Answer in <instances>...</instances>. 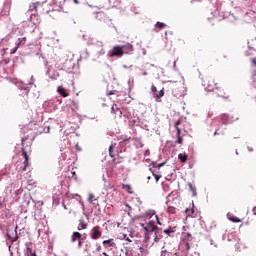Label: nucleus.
<instances>
[{
    "mask_svg": "<svg viewBox=\"0 0 256 256\" xmlns=\"http://www.w3.org/2000/svg\"><path fill=\"white\" fill-rule=\"evenodd\" d=\"M203 86L205 87L206 91H219L218 97H221L222 99H225L226 101H229V95L224 92L223 88L217 86V83L213 80H207L204 81Z\"/></svg>",
    "mask_w": 256,
    "mask_h": 256,
    "instance_id": "1",
    "label": "nucleus"
},
{
    "mask_svg": "<svg viewBox=\"0 0 256 256\" xmlns=\"http://www.w3.org/2000/svg\"><path fill=\"white\" fill-rule=\"evenodd\" d=\"M25 141H27V137H23L21 139V151H22V156L24 157V162H23V168L22 171H27V167H29V155H31V146H25Z\"/></svg>",
    "mask_w": 256,
    "mask_h": 256,
    "instance_id": "2",
    "label": "nucleus"
},
{
    "mask_svg": "<svg viewBox=\"0 0 256 256\" xmlns=\"http://www.w3.org/2000/svg\"><path fill=\"white\" fill-rule=\"evenodd\" d=\"M144 231L146 233H161V229H159V227H157L153 221H150L146 224Z\"/></svg>",
    "mask_w": 256,
    "mask_h": 256,
    "instance_id": "3",
    "label": "nucleus"
},
{
    "mask_svg": "<svg viewBox=\"0 0 256 256\" xmlns=\"http://www.w3.org/2000/svg\"><path fill=\"white\" fill-rule=\"evenodd\" d=\"M17 229H18V226H16L15 229L9 228L7 230V237L8 239H10V241H12V243H15V241L19 239V234H17Z\"/></svg>",
    "mask_w": 256,
    "mask_h": 256,
    "instance_id": "4",
    "label": "nucleus"
},
{
    "mask_svg": "<svg viewBox=\"0 0 256 256\" xmlns=\"http://www.w3.org/2000/svg\"><path fill=\"white\" fill-rule=\"evenodd\" d=\"M109 57H123V49L121 46H114L109 52Z\"/></svg>",
    "mask_w": 256,
    "mask_h": 256,
    "instance_id": "5",
    "label": "nucleus"
},
{
    "mask_svg": "<svg viewBox=\"0 0 256 256\" xmlns=\"http://www.w3.org/2000/svg\"><path fill=\"white\" fill-rule=\"evenodd\" d=\"M181 125V120H177L174 124L175 129L177 130V141L179 145H183V137H181V128L179 127Z\"/></svg>",
    "mask_w": 256,
    "mask_h": 256,
    "instance_id": "6",
    "label": "nucleus"
},
{
    "mask_svg": "<svg viewBox=\"0 0 256 256\" xmlns=\"http://www.w3.org/2000/svg\"><path fill=\"white\" fill-rule=\"evenodd\" d=\"M101 235H103V233L101 232V227L94 226L91 230V239H94V240L100 239Z\"/></svg>",
    "mask_w": 256,
    "mask_h": 256,
    "instance_id": "7",
    "label": "nucleus"
},
{
    "mask_svg": "<svg viewBox=\"0 0 256 256\" xmlns=\"http://www.w3.org/2000/svg\"><path fill=\"white\" fill-rule=\"evenodd\" d=\"M120 47L122 49L123 55H129V53H131L133 51V45H131V44H125Z\"/></svg>",
    "mask_w": 256,
    "mask_h": 256,
    "instance_id": "8",
    "label": "nucleus"
},
{
    "mask_svg": "<svg viewBox=\"0 0 256 256\" xmlns=\"http://www.w3.org/2000/svg\"><path fill=\"white\" fill-rule=\"evenodd\" d=\"M227 219L231 221L232 223H241V219L237 218L235 215L228 213L227 214Z\"/></svg>",
    "mask_w": 256,
    "mask_h": 256,
    "instance_id": "9",
    "label": "nucleus"
},
{
    "mask_svg": "<svg viewBox=\"0 0 256 256\" xmlns=\"http://www.w3.org/2000/svg\"><path fill=\"white\" fill-rule=\"evenodd\" d=\"M82 237H83V235H81V233H79V232H74V233L72 234V236H71V242H72V243H75V241L81 240Z\"/></svg>",
    "mask_w": 256,
    "mask_h": 256,
    "instance_id": "10",
    "label": "nucleus"
},
{
    "mask_svg": "<svg viewBox=\"0 0 256 256\" xmlns=\"http://www.w3.org/2000/svg\"><path fill=\"white\" fill-rule=\"evenodd\" d=\"M57 91L62 97H69V93H67V90L63 86H58Z\"/></svg>",
    "mask_w": 256,
    "mask_h": 256,
    "instance_id": "11",
    "label": "nucleus"
},
{
    "mask_svg": "<svg viewBox=\"0 0 256 256\" xmlns=\"http://www.w3.org/2000/svg\"><path fill=\"white\" fill-rule=\"evenodd\" d=\"M83 229H87V223L85 220L80 219L78 225V231H83Z\"/></svg>",
    "mask_w": 256,
    "mask_h": 256,
    "instance_id": "12",
    "label": "nucleus"
},
{
    "mask_svg": "<svg viewBox=\"0 0 256 256\" xmlns=\"http://www.w3.org/2000/svg\"><path fill=\"white\" fill-rule=\"evenodd\" d=\"M188 157L189 156L187 155V153L178 154V159L181 161V163H187Z\"/></svg>",
    "mask_w": 256,
    "mask_h": 256,
    "instance_id": "13",
    "label": "nucleus"
},
{
    "mask_svg": "<svg viewBox=\"0 0 256 256\" xmlns=\"http://www.w3.org/2000/svg\"><path fill=\"white\" fill-rule=\"evenodd\" d=\"M122 189H124V191H127V193H129L130 195H133V191H131V185L129 184H122Z\"/></svg>",
    "mask_w": 256,
    "mask_h": 256,
    "instance_id": "14",
    "label": "nucleus"
},
{
    "mask_svg": "<svg viewBox=\"0 0 256 256\" xmlns=\"http://www.w3.org/2000/svg\"><path fill=\"white\" fill-rule=\"evenodd\" d=\"M185 213H186V215H187V217H193V214L195 213V209L194 208H187L186 210H185Z\"/></svg>",
    "mask_w": 256,
    "mask_h": 256,
    "instance_id": "15",
    "label": "nucleus"
},
{
    "mask_svg": "<svg viewBox=\"0 0 256 256\" xmlns=\"http://www.w3.org/2000/svg\"><path fill=\"white\" fill-rule=\"evenodd\" d=\"M25 43H27V38L26 37H22L18 39V42L16 43V45H25Z\"/></svg>",
    "mask_w": 256,
    "mask_h": 256,
    "instance_id": "16",
    "label": "nucleus"
},
{
    "mask_svg": "<svg viewBox=\"0 0 256 256\" xmlns=\"http://www.w3.org/2000/svg\"><path fill=\"white\" fill-rule=\"evenodd\" d=\"M103 245H108L110 247H113V245H115V242H113V239H108V240H104Z\"/></svg>",
    "mask_w": 256,
    "mask_h": 256,
    "instance_id": "17",
    "label": "nucleus"
},
{
    "mask_svg": "<svg viewBox=\"0 0 256 256\" xmlns=\"http://www.w3.org/2000/svg\"><path fill=\"white\" fill-rule=\"evenodd\" d=\"M154 243H159V241H161V239H163V236L159 235V233H154Z\"/></svg>",
    "mask_w": 256,
    "mask_h": 256,
    "instance_id": "18",
    "label": "nucleus"
},
{
    "mask_svg": "<svg viewBox=\"0 0 256 256\" xmlns=\"http://www.w3.org/2000/svg\"><path fill=\"white\" fill-rule=\"evenodd\" d=\"M167 212L170 213V215H175L176 209L173 206H168Z\"/></svg>",
    "mask_w": 256,
    "mask_h": 256,
    "instance_id": "19",
    "label": "nucleus"
},
{
    "mask_svg": "<svg viewBox=\"0 0 256 256\" xmlns=\"http://www.w3.org/2000/svg\"><path fill=\"white\" fill-rule=\"evenodd\" d=\"M156 27H158V29H165L167 27V24L163 22H157Z\"/></svg>",
    "mask_w": 256,
    "mask_h": 256,
    "instance_id": "20",
    "label": "nucleus"
},
{
    "mask_svg": "<svg viewBox=\"0 0 256 256\" xmlns=\"http://www.w3.org/2000/svg\"><path fill=\"white\" fill-rule=\"evenodd\" d=\"M153 167H155L156 169H161V167H163L165 165V162L158 164L157 162H153L152 163Z\"/></svg>",
    "mask_w": 256,
    "mask_h": 256,
    "instance_id": "21",
    "label": "nucleus"
},
{
    "mask_svg": "<svg viewBox=\"0 0 256 256\" xmlns=\"http://www.w3.org/2000/svg\"><path fill=\"white\" fill-rule=\"evenodd\" d=\"M165 91L162 89L158 93H156L157 99H161V97H164Z\"/></svg>",
    "mask_w": 256,
    "mask_h": 256,
    "instance_id": "22",
    "label": "nucleus"
},
{
    "mask_svg": "<svg viewBox=\"0 0 256 256\" xmlns=\"http://www.w3.org/2000/svg\"><path fill=\"white\" fill-rule=\"evenodd\" d=\"M88 201L89 203L95 204V194H89Z\"/></svg>",
    "mask_w": 256,
    "mask_h": 256,
    "instance_id": "23",
    "label": "nucleus"
},
{
    "mask_svg": "<svg viewBox=\"0 0 256 256\" xmlns=\"http://www.w3.org/2000/svg\"><path fill=\"white\" fill-rule=\"evenodd\" d=\"M25 255L26 256H32L33 255V249H31V247H27Z\"/></svg>",
    "mask_w": 256,
    "mask_h": 256,
    "instance_id": "24",
    "label": "nucleus"
},
{
    "mask_svg": "<svg viewBox=\"0 0 256 256\" xmlns=\"http://www.w3.org/2000/svg\"><path fill=\"white\" fill-rule=\"evenodd\" d=\"M185 241H193V235H191V233H186L185 236Z\"/></svg>",
    "mask_w": 256,
    "mask_h": 256,
    "instance_id": "25",
    "label": "nucleus"
},
{
    "mask_svg": "<svg viewBox=\"0 0 256 256\" xmlns=\"http://www.w3.org/2000/svg\"><path fill=\"white\" fill-rule=\"evenodd\" d=\"M35 9H37V4L32 3V4L29 6V11H35Z\"/></svg>",
    "mask_w": 256,
    "mask_h": 256,
    "instance_id": "26",
    "label": "nucleus"
},
{
    "mask_svg": "<svg viewBox=\"0 0 256 256\" xmlns=\"http://www.w3.org/2000/svg\"><path fill=\"white\" fill-rule=\"evenodd\" d=\"M189 187H190L193 195H197V191H196L195 187H193V184H189Z\"/></svg>",
    "mask_w": 256,
    "mask_h": 256,
    "instance_id": "27",
    "label": "nucleus"
},
{
    "mask_svg": "<svg viewBox=\"0 0 256 256\" xmlns=\"http://www.w3.org/2000/svg\"><path fill=\"white\" fill-rule=\"evenodd\" d=\"M109 155L110 157H115V155H113V145L109 147Z\"/></svg>",
    "mask_w": 256,
    "mask_h": 256,
    "instance_id": "28",
    "label": "nucleus"
},
{
    "mask_svg": "<svg viewBox=\"0 0 256 256\" xmlns=\"http://www.w3.org/2000/svg\"><path fill=\"white\" fill-rule=\"evenodd\" d=\"M17 49H19V45H16V47H14L12 50H11V55H13L14 53H17Z\"/></svg>",
    "mask_w": 256,
    "mask_h": 256,
    "instance_id": "29",
    "label": "nucleus"
},
{
    "mask_svg": "<svg viewBox=\"0 0 256 256\" xmlns=\"http://www.w3.org/2000/svg\"><path fill=\"white\" fill-rule=\"evenodd\" d=\"M130 140H131V138H124V139L120 142V145H123V143H129Z\"/></svg>",
    "mask_w": 256,
    "mask_h": 256,
    "instance_id": "30",
    "label": "nucleus"
},
{
    "mask_svg": "<svg viewBox=\"0 0 256 256\" xmlns=\"http://www.w3.org/2000/svg\"><path fill=\"white\" fill-rule=\"evenodd\" d=\"M152 93H154V95H157V87H155V85L152 86Z\"/></svg>",
    "mask_w": 256,
    "mask_h": 256,
    "instance_id": "31",
    "label": "nucleus"
},
{
    "mask_svg": "<svg viewBox=\"0 0 256 256\" xmlns=\"http://www.w3.org/2000/svg\"><path fill=\"white\" fill-rule=\"evenodd\" d=\"M154 178L156 179V183L159 182V179H161V176L157 175V174H153Z\"/></svg>",
    "mask_w": 256,
    "mask_h": 256,
    "instance_id": "32",
    "label": "nucleus"
},
{
    "mask_svg": "<svg viewBox=\"0 0 256 256\" xmlns=\"http://www.w3.org/2000/svg\"><path fill=\"white\" fill-rule=\"evenodd\" d=\"M164 233H166V235H169L170 233H173V230L170 229H166L164 230Z\"/></svg>",
    "mask_w": 256,
    "mask_h": 256,
    "instance_id": "33",
    "label": "nucleus"
},
{
    "mask_svg": "<svg viewBox=\"0 0 256 256\" xmlns=\"http://www.w3.org/2000/svg\"><path fill=\"white\" fill-rule=\"evenodd\" d=\"M149 234H150L149 232H145L144 237H145L146 241H149V239H150Z\"/></svg>",
    "mask_w": 256,
    "mask_h": 256,
    "instance_id": "34",
    "label": "nucleus"
},
{
    "mask_svg": "<svg viewBox=\"0 0 256 256\" xmlns=\"http://www.w3.org/2000/svg\"><path fill=\"white\" fill-rule=\"evenodd\" d=\"M155 218H156V221H157L158 225H161V221L159 220V216L156 215Z\"/></svg>",
    "mask_w": 256,
    "mask_h": 256,
    "instance_id": "35",
    "label": "nucleus"
},
{
    "mask_svg": "<svg viewBox=\"0 0 256 256\" xmlns=\"http://www.w3.org/2000/svg\"><path fill=\"white\" fill-rule=\"evenodd\" d=\"M124 239H125V241H129V243H131V239H129V237H127L126 234L124 235Z\"/></svg>",
    "mask_w": 256,
    "mask_h": 256,
    "instance_id": "36",
    "label": "nucleus"
},
{
    "mask_svg": "<svg viewBox=\"0 0 256 256\" xmlns=\"http://www.w3.org/2000/svg\"><path fill=\"white\" fill-rule=\"evenodd\" d=\"M140 227L145 229V227H147V224L140 223Z\"/></svg>",
    "mask_w": 256,
    "mask_h": 256,
    "instance_id": "37",
    "label": "nucleus"
},
{
    "mask_svg": "<svg viewBox=\"0 0 256 256\" xmlns=\"http://www.w3.org/2000/svg\"><path fill=\"white\" fill-rule=\"evenodd\" d=\"M83 246V243L81 242V240L78 241V247L81 248Z\"/></svg>",
    "mask_w": 256,
    "mask_h": 256,
    "instance_id": "38",
    "label": "nucleus"
},
{
    "mask_svg": "<svg viewBox=\"0 0 256 256\" xmlns=\"http://www.w3.org/2000/svg\"><path fill=\"white\" fill-rule=\"evenodd\" d=\"M165 253H167V250H162L161 251V256H165Z\"/></svg>",
    "mask_w": 256,
    "mask_h": 256,
    "instance_id": "39",
    "label": "nucleus"
},
{
    "mask_svg": "<svg viewBox=\"0 0 256 256\" xmlns=\"http://www.w3.org/2000/svg\"><path fill=\"white\" fill-rule=\"evenodd\" d=\"M252 64L255 65V67H256V58L252 59Z\"/></svg>",
    "mask_w": 256,
    "mask_h": 256,
    "instance_id": "40",
    "label": "nucleus"
},
{
    "mask_svg": "<svg viewBox=\"0 0 256 256\" xmlns=\"http://www.w3.org/2000/svg\"><path fill=\"white\" fill-rule=\"evenodd\" d=\"M123 157H118V163H122Z\"/></svg>",
    "mask_w": 256,
    "mask_h": 256,
    "instance_id": "41",
    "label": "nucleus"
},
{
    "mask_svg": "<svg viewBox=\"0 0 256 256\" xmlns=\"http://www.w3.org/2000/svg\"><path fill=\"white\" fill-rule=\"evenodd\" d=\"M197 1H198L199 3H201V0H192L191 3H192V4H193V3H197Z\"/></svg>",
    "mask_w": 256,
    "mask_h": 256,
    "instance_id": "42",
    "label": "nucleus"
},
{
    "mask_svg": "<svg viewBox=\"0 0 256 256\" xmlns=\"http://www.w3.org/2000/svg\"><path fill=\"white\" fill-rule=\"evenodd\" d=\"M150 153H151V152H150L149 150H146L145 153H144V155L147 156V155H150Z\"/></svg>",
    "mask_w": 256,
    "mask_h": 256,
    "instance_id": "43",
    "label": "nucleus"
},
{
    "mask_svg": "<svg viewBox=\"0 0 256 256\" xmlns=\"http://www.w3.org/2000/svg\"><path fill=\"white\" fill-rule=\"evenodd\" d=\"M186 248L189 250L191 249V246L189 245V242L186 243Z\"/></svg>",
    "mask_w": 256,
    "mask_h": 256,
    "instance_id": "44",
    "label": "nucleus"
},
{
    "mask_svg": "<svg viewBox=\"0 0 256 256\" xmlns=\"http://www.w3.org/2000/svg\"><path fill=\"white\" fill-rule=\"evenodd\" d=\"M108 95H115V91H110Z\"/></svg>",
    "mask_w": 256,
    "mask_h": 256,
    "instance_id": "45",
    "label": "nucleus"
},
{
    "mask_svg": "<svg viewBox=\"0 0 256 256\" xmlns=\"http://www.w3.org/2000/svg\"><path fill=\"white\" fill-rule=\"evenodd\" d=\"M96 251H101V245H98Z\"/></svg>",
    "mask_w": 256,
    "mask_h": 256,
    "instance_id": "46",
    "label": "nucleus"
},
{
    "mask_svg": "<svg viewBox=\"0 0 256 256\" xmlns=\"http://www.w3.org/2000/svg\"><path fill=\"white\" fill-rule=\"evenodd\" d=\"M253 214L256 215V206L253 208Z\"/></svg>",
    "mask_w": 256,
    "mask_h": 256,
    "instance_id": "47",
    "label": "nucleus"
},
{
    "mask_svg": "<svg viewBox=\"0 0 256 256\" xmlns=\"http://www.w3.org/2000/svg\"><path fill=\"white\" fill-rule=\"evenodd\" d=\"M74 3H75L76 5H79V1H78V0H74Z\"/></svg>",
    "mask_w": 256,
    "mask_h": 256,
    "instance_id": "48",
    "label": "nucleus"
},
{
    "mask_svg": "<svg viewBox=\"0 0 256 256\" xmlns=\"http://www.w3.org/2000/svg\"><path fill=\"white\" fill-rule=\"evenodd\" d=\"M102 255L109 256V254H107V252H103Z\"/></svg>",
    "mask_w": 256,
    "mask_h": 256,
    "instance_id": "49",
    "label": "nucleus"
},
{
    "mask_svg": "<svg viewBox=\"0 0 256 256\" xmlns=\"http://www.w3.org/2000/svg\"><path fill=\"white\" fill-rule=\"evenodd\" d=\"M75 175H77L76 172H72V177H75Z\"/></svg>",
    "mask_w": 256,
    "mask_h": 256,
    "instance_id": "50",
    "label": "nucleus"
},
{
    "mask_svg": "<svg viewBox=\"0 0 256 256\" xmlns=\"http://www.w3.org/2000/svg\"><path fill=\"white\" fill-rule=\"evenodd\" d=\"M32 256H37V253L33 252V253H32Z\"/></svg>",
    "mask_w": 256,
    "mask_h": 256,
    "instance_id": "51",
    "label": "nucleus"
},
{
    "mask_svg": "<svg viewBox=\"0 0 256 256\" xmlns=\"http://www.w3.org/2000/svg\"><path fill=\"white\" fill-rule=\"evenodd\" d=\"M112 111H115V106H112Z\"/></svg>",
    "mask_w": 256,
    "mask_h": 256,
    "instance_id": "52",
    "label": "nucleus"
},
{
    "mask_svg": "<svg viewBox=\"0 0 256 256\" xmlns=\"http://www.w3.org/2000/svg\"><path fill=\"white\" fill-rule=\"evenodd\" d=\"M147 179H151V176H148Z\"/></svg>",
    "mask_w": 256,
    "mask_h": 256,
    "instance_id": "53",
    "label": "nucleus"
},
{
    "mask_svg": "<svg viewBox=\"0 0 256 256\" xmlns=\"http://www.w3.org/2000/svg\"><path fill=\"white\" fill-rule=\"evenodd\" d=\"M214 135H217V132H216V133H214Z\"/></svg>",
    "mask_w": 256,
    "mask_h": 256,
    "instance_id": "54",
    "label": "nucleus"
}]
</instances>
